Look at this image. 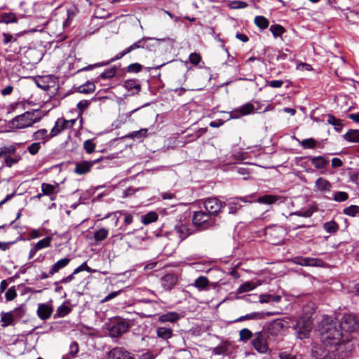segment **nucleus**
Returning a JSON list of instances; mask_svg holds the SVG:
<instances>
[{
    "label": "nucleus",
    "instance_id": "obj_1",
    "mask_svg": "<svg viewBox=\"0 0 359 359\" xmlns=\"http://www.w3.org/2000/svg\"><path fill=\"white\" fill-rule=\"evenodd\" d=\"M320 339L325 346H333L341 342L342 333L337 325L329 319L322 320L319 327Z\"/></svg>",
    "mask_w": 359,
    "mask_h": 359
},
{
    "label": "nucleus",
    "instance_id": "obj_2",
    "mask_svg": "<svg viewBox=\"0 0 359 359\" xmlns=\"http://www.w3.org/2000/svg\"><path fill=\"white\" fill-rule=\"evenodd\" d=\"M40 120L41 116L38 115L37 111H30L13 118L11 121V125L13 128L23 129L32 126Z\"/></svg>",
    "mask_w": 359,
    "mask_h": 359
},
{
    "label": "nucleus",
    "instance_id": "obj_3",
    "mask_svg": "<svg viewBox=\"0 0 359 359\" xmlns=\"http://www.w3.org/2000/svg\"><path fill=\"white\" fill-rule=\"evenodd\" d=\"M192 222L201 229H208L216 225V219L205 210H199L194 213Z\"/></svg>",
    "mask_w": 359,
    "mask_h": 359
},
{
    "label": "nucleus",
    "instance_id": "obj_4",
    "mask_svg": "<svg viewBox=\"0 0 359 359\" xmlns=\"http://www.w3.org/2000/svg\"><path fill=\"white\" fill-rule=\"evenodd\" d=\"M293 328L296 331L297 337L299 339H307L313 329V321L309 317H302L299 318Z\"/></svg>",
    "mask_w": 359,
    "mask_h": 359
},
{
    "label": "nucleus",
    "instance_id": "obj_5",
    "mask_svg": "<svg viewBox=\"0 0 359 359\" xmlns=\"http://www.w3.org/2000/svg\"><path fill=\"white\" fill-rule=\"evenodd\" d=\"M226 205L225 203L222 202L217 198H208L203 201V207L205 210L210 215L215 217Z\"/></svg>",
    "mask_w": 359,
    "mask_h": 359
},
{
    "label": "nucleus",
    "instance_id": "obj_6",
    "mask_svg": "<svg viewBox=\"0 0 359 359\" xmlns=\"http://www.w3.org/2000/svg\"><path fill=\"white\" fill-rule=\"evenodd\" d=\"M288 322L282 319L273 320L268 327L267 337H278L288 327Z\"/></svg>",
    "mask_w": 359,
    "mask_h": 359
},
{
    "label": "nucleus",
    "instance_id": "obj_7",
    "mask_svg": "<svg viewBox=\"0 0 359 359\" xmlns=\"http://www.w3.org/2000/svg\"><path fill=\"white\" fill-rule=\"evenodd\" d=\"M252 344L255 350L260 353H264L269 349L266 336L261 332H257L254 334Z\"/></svg>",
    "mask_w": 359,
    "mask_h": 359
},
{
    "label": "nucleus",
    "instance_id": "obj_8",
    "mask_svg": "<svg viewBox=\"0 0 359 359\" xmlns=\"http://www.w3.org/2000/svg\"><path fill=\"white\" fill-rule=\"evenodd\" d=\"M358 327V323L355 316L351 314H346L343 316L340 330L346 332H353Z\"/></svg>",
    "mask_w": 359,
    "mask_h": 359
},
{
    "label": "nucleus",
    "instance_id": "obj_9",
    "mask_svg": "<svg viewBox=\"0 0 359 359\" xmlns=\"http://www.w3.org/2000/svg\"><path fill=\"white\" fill-rule=\"evenodd\" d=\"M296 264L306 266L324 267L325 263L320 259L312 257H296L293 259Z\"/></svg>",
    "mask_w": 359,
    "mask_h": 359
},
{
    "label": "nucleus",
    "instance_id": "obj_10",
    "mask_svg": "<svg viewBox=\"0 0 359 359\" xmlns=\"http://www.w3.org/2000/svg\"><path fill=\"white\" fill-rule=\"evenodd\" d=\"M330 346L323 345H316L312 348L313 359H330Z\"/></svg>",
    "mask_w": 359,
    "mask_h": 359
},
{
    "label": "nucleus",
    "instance_id": "obj_11",
    "mask_svg": "<svg viewBox=\"0 0 359 359\" xmlns=\"http://www.w3.org/2000/svg\"><path fill=\"white\" fill-rule=\"evenodd\" d=\"M103 159V158H100L93 161L76 163L74 168V172L79 175H85L90 171L91 168L95 163L102 161Z\"/></svg>",
    "mask_w": 359,
    "mask_h": 359
},
{
    "label": "nucleus",
    "instance_id": "obj_12",
    "mask_svg": "<svg viewBox=\"0 0 359 359\" xmlns=\"http://www.w3.org/2000/svg\"><path fill=\"white\" fill-rule=\"evenodd\" d=\"M266 234L273 244H278L284 239L285 230L281 226H273L267 230Z\"/></svg>",
    "mask_w": 359,
    "mask_h": 359
},
{
    "label": "nucleus",
    "instance_id": "obj_13",
    "mask_svg": "<svg viewBox=\"0 0 359 359\" xmlns=\"http://www.w3.org/2000/svg\"><path fill=\"white\" fill-rule=\"evenodd\" d=\"M129 328V324L125 320H118L109 328V334L112 337H118Z\"/></svg>",
    "mask_w": 359,
    "mask_h": 359
},
{
    "label": "nucleus",
    "instance_id": "obj_14",
    "mask_svg": "<svg viewBox=\"0 0 359 359\" xmlns=\"http://www.w3.org/2000/svg\"><path fill=\"white\" fill-rule=\"evenodd\" d=\"M108 359H134L131 353L123 347H115L107 353Z\"/></svg>",
    "mask_w": 359,
    "mask_h": 359
},
{
    "label": "nucleus",
    "instance_id": "obj_15",
    "mask_svg": "<svg viewBox=\"0 0 359 359\" xmlns=\"http://www.w3.org/2000/svg\"><path fill=\"white\" fill-rule=\"evenodd\" d=\"M177 282L178 277L175 273H167L161 278V286L165 290H171Z\"/></svg>",
    "mask_w": 359,
    "mask_h": 359
},
{
    "label": "nucleus",
    "instance_id": "obj_16",
    "mask_svg": "<svg viewBox=\"0 0 359 359\" xmlns=\"http://www.w3.org/2000/svg\"><path fill=\"white\" fill-rule=\"evenodd\" d=\"M217 283H210L205 276H199L193 284L198 291H208L210 287H215Z\"/></svg>",
    "mask_w": 359,
    "mask_h": 359
},
{
    "label": "nucleus",
    "instance_id": "obj_17",
    "mask_svg": "<svg viewBox=\"0 0 359 359\" xmlns=\"http://www.w3.org/2000/svg\"><path fill=\"white\" fill-rule=\"evenodd\" d=\"M53 312V306L50 304L41 303L38 306L37 315L41 320L48 319Z\"/></svg>",
    "mask_w": 359,
    "mask_h": 359
},
{
    "label": "nucleus",
    "instance_id": "obj_18",
    "mask_svg": "<svg viewBox=\"0 0 359 359\" xmlns=\"http://www.w3.org/2000/svg\"><path fill=\"white\" fill-rule=\"evenodd\" d=\"M255 109V107L252 103H246L243 106L240 107L238 109L235 110L232 113L233 114L231 115V118H238L241 116L248 115L253 112Z\"/></svg>",
    "mask_w": 359,
    "mask_h": 359
},
{
    "label": "nucleus",
    "instance_id": "obj_19",
    "mask_svg": "<svg viewBox=\"0 0 359 359\" xmlns=\"http://www.w3.org/2000/svg\"><path fill=\"white\" fill-rule=\"evenodd\" d=\"M330 346V359H344L346 356V353L344 352V345L341 344Z\"/></svg>",
    "mask_w": 359,
    "mask_h": 359
},
{
    "label": "nucleus",
    "instance_id": "obj_20",
    "mask_svg": "<svg viewBox=\"0 0 359 359\" xmlns=\"http://www.w3.org/2000/svg\"><path fill=\"white\" fill-rule=\"evenodd\" d=\"M58 186L59 184L57 183H55V184H50L45 182L42 183V194H43L44 196H50L52 201L54 200L55 195H56L58 191Z\"/></svg>",
    "mask_w": 359,
    "mask_h": 359
},
{
    "label": "nucleus",
    "instance_id": "obj_21",
    "mask_svg": "<svg viewBox=\"0 0 359 359\" xmlns=\"http://www.w3.org/2000/svg\"><path fill=\"white\" fill-rule=\"evenodd\" d=\"M67 121L66 119L58 118L55 123L54 127L50 130V137H54L60 134L64 130L68 128Z\"/></svg>",
    "mask_w": 359,
    "mask_h": 359
},
{
    "label": "nucleus",
    "instance_id": "obj_22",
    "mask_svg": "<svg viewBox=\"0 0 359 359\" xmlns=\"http://www.w3.org/2000/svg\"><path fill=\"white\" fill-rule=\"evenodd\" d=\"M175 231L178 235L181 241L192 233V229L190 228L189 224H187L177 225L175 228Z\"/></svg>",
    "mask_w": 359,
    "mask_h": 359
},
{
    "label": "nucleus",
    "instance_id": "obj_23",
    "mask_svg": "<svg viewBox=\"0 0 359 359\" xmlns=\"http://www.w3.org/2000/svg\"><path fill=\"white\" fill-rule=\"evenodd\" d=\"M124 87L131 95H137L141 90V85L137 79H128L124 82Z\"/></svg>",
    "mask_w": 359,
    "mask_h": 359
},
{
    "label": "nucleus",
    "instance_id": "obj_24",
    "mask_svg": "<svg viewBox=\"0 0 359 359\" xmlns=\"http://www.w3.org/2000/svg\"><path fill=\"white\" fill-rule=\"evenodd\" d=\"M18 311V309L14 311L10 312H1V326L4 327H8L9 325H12L14 323L15 320V313Z\"/></svg>",
    "mask_w": 359,
    "mask_h": 359
},
{
    "label": "nucleus",
    "instance_id": "obj_25",
    "mask_svg": "<svg viewBox=\"0 0 359 359\" xmlns=\"http://www.w3.org/2000/svg\"><path fill=\"white\" fill-rule=\"evenodd\" d=\"M316 188L322 193L329 192L331 190V183L323 177H319L315 182Z\"/></svg>",
    "mask_w": 359,
    "mask_h": 359
},
{
    "label": "nucleus",
    "instance_id": "obj_26",
    "mask_svg": "<svg viewBox=\"0 0 359 359\" xmlns=\"http://www.w3.org/2000/svg\"><path fill=\"white\" fill-rule=\"evenodd\" d=\"M71 259L68 257H65L58 260L55 262L50 269V274L54 275L57 273L60 269L66 267L70 262Z\"/></svg>",
    "mask_w": 359,
    "mask_h": 359
},
{
    "label": "nucleus",
    "instance_id": "obj_27",
    "mask_svg": "<svg viewBox=\"0 0 359 359\" xmlns=\"http://www.w3.org/2000/svg\"><path fill=\"white\" fill-rule=\"evenodd\" d=\"M180 318V316L177 312H168L165 314H162L158 317V321L161 323H175Z\"/></svg>",
    "mask_w": 359,
    "mask_h": 359
},
{
    "label": "nucleus",
    "instance_id": "obj_28",
    "mask_svg": "<svg viewBox=\"0 0 359 359\" xmlns=\"http://www.w3.org/2000/svg\"><path fill=\"white\" fill-rule=\"evenodd\" d=\"M33 138L35 140H42L43 143H46L53 137H50V133H48L46 129H40L34 133Z\"/></svg>",
    "mask_w": 359,
    "mask_h": 359
},
{
    "label": "nucleus",
    "instance_id": "obj_29",
    "mask_svg": "<svg viewBox=\"0 0 359 359\" xmlns=\"http://www.w3.org/2000/svg\"><path fill=\"white\" fill-rule=\"evenodd\" d=\"M327 122L329 124L333 126L334 130L338 133H340L344 128L342 121L341 119L337 118L334 116L332 114L327 115Z\"/></svg>",
    "mask_w": 359,
    "mask_h": 359
},
{
    "label": "nucleus",
    "instance_id": "obj_30",
    "mask_svg": "<svg viewBox=\"0 0 359 359\" xmlns=\"http://www.w3.org/2000/svg\"><path fill=\"white\" fill-rule=\"evenodd\" d=\"M344 140L350 142H359V130H349L343 135Z\"/></svg>",
    "mask_w": 359,
    "mask_h": 359
},
{
    "label": "nucleus",
    "instance_id": "obj_31",
    "mask_svg": "<svg viewBox=\"0 0 359 359\" xmlns=\"http://www.w3.org/2000/svg\"><path fill=\"white\" fill-rule=\"evenodd\" d=\"M258 284L255 283L253 281H247L243 285H241L237 290L236 294H242L251 290H253L257 287Z\"/></svg>",
    "mask_w": 359,
    "mask_h": 359
},
{
    "label": "nucleus",
    "instance_id": "obj_32",
    "mask_svg": "<svg viewBox=\"0 0 359 359\" xmlns=\"http://www.w3.org/2000/svg\"><path fill=\"white\" fill-rule=\"evenodd\" d=\"M158 215L155 212H149L146 215H144L141 217V222L144 225H148L151 223L155 222L158 220Z\"/></svg>",
    "mask_w": 359,
    "mask_h": 359
},
{
    "label": "nucleus",
    "instance_id": "obj_33",
    "mask_svg": "<svg viewBox=\"0 0 359 359\" xmlns=\"http://www.w3.org/2000/svg\"><path fill=\"white\" fill-rule=\"evenodd\" d=\"M156 334L159 338L168 339L172 337V330L168 327H160L156 330Z\"/></svg>",
    "mask_w": 359,
    "mask_h": 359
},
{
    "label": "nucleus",
    "instance_id": "obj_34",
    "mask_svg": "<svg viewBox=\"0 0 359 359\" xmlns=\"http://www.w3.org/2000/svg\"><path fill=\"white\" fill-rule=\"evenodd\" d=\"M127 54H128V52L126 51V49H124L123 51H121L119 53H118L114 57L111 58L109 61H108L107 62L100 63V64H95V65H89L88 67L86 68V69H92L93 67H100V66L107 65L109 64L111 62H114L116 60H118L122 58L123 57H124Z\"/></svg>",
    "mask_w": 359,
    "mask_h": 359
},
{
    "label": "nucleus",
    "instance_id": "obj_35",
    "mask_svg": "<svg viewBox=\"0 0 359 359\" xmlns=\"http://www.w3.org/2000/svg\"><path fill=\"white\" fill-rule=\"evenodd\" d=\"M18 19L13 13H4L1 15L0 22L8 24L17 22Z\"/></svg>",
    "mask_w": 359,
    "mask_h": 359
},
{
    "label": "nucleus",
    "instance_id": "obj_36",
    "mask_svg": "<svg viewBox=\"0 0 359 359\" xmlns=\"http://www.w3.org/2000/svg\"><path fill=\"white\" fill-rule=\"evenodd\" d=\"M72 311V309L67 305L62 304L60 305L56 311V313L55 314V318H63L67 316Z\"/></svg>",
    "mask_w": 359,
    "mask_h": 359
},
{
    "label": "nucleus",
    "instance_id": "obj_37",
    "mask_svg": "<svg viewBox=\"0 0 359 359\" xmlns=\"http://www.w3.org/2000/svg\"><path fill=\"white\" fill-rule=\"evenodd\" d=\"M147 42V39L142 38L140 40L137 41V42L133 43L129 47L126 48V50L128 52V53H130L133 50H135L138 48H144L145 47Z\"/></svg>",
    "mask_w": 359,
    "mask_h": 359
},
{
    "label": "nucleus",
    "instance_id": "obj_38",
    "mask_svg": "<svg viewBox=\"0 0 359 359\" xmlns=\"http://www.w3.org/2000/svg\"><path fill=\"white\" fill-rule=\"evenodd\" d=\"M95 86L93 83H87L78 87L77 92L88 94L95 90Z\"/></svg>",
    "mask_w": 359,
    "mask_h": 359
},
{
    "label": "nucleus",
    "instance_id": "obj_39",
    "mask_svg": "<svg viewBox=\"0 0 359 359\" xmlns=\"http://www.w3.org/2000/svg\"><path fill=\"white\" fill-rule=\"evenodd\" d=\"M255 24L260 29H264L268 27L269 22L265 17L259 15L255 17Z\"/></svg>",
    "mask_w": 359,
    "mask_h": 359
},
{
    "label": "nucleus",
    "instance_id": "obj_40",
    "mask_svg": "<svg viewBox=\"0 0 359 359\" xmlns=\"http://www.w3.org/2000/svg\"><path fill=\"white\" fill-rule=\"evenodd\" d=\"M315 212L314 208H309L307 210H300L296 212H292L290 214V216L297 215L303 217H310Z\"/></svg>",
    "mask_w": 359,
    "mask_h": 359
},
{
    "label": "nucleus",
    "instance_id": "obj_41",
    "mask_svg": "<svg viewBox=\"0 0 359 359\" xmlns=\"http://www.w3.org/2000/svg\"><path fill=\"white\" fill-rule=\"evenodd\" d=\"M108 233L107 229L101 228L95 232L93 238L96 241H102L107 237Z\"/></svg>",
    "mask_w": 359,
    "mask_h": 359
},
{
    "label": "nucleus",
    "instance_id": "obj_42",
    "mask_svg": "<svg viewBox=\"0 0 359 359\" xmlns=\"http://www.w3.org/2000/svg\"><path fill=\"white\" fill-rule=\"evenodd\" d=\"M52 241V237L47 236L39 241H38L34 245L39 250L46 248L50 245Z\"/></svg>",
    "mask_w": 359,
    "mask_h": 359
},
{
    "label": "nucleus",
    "instance_id": "obj_43",
    "mask_svg": "<svg viewBox=\"0 0 359 359\" xmlns=\"http://www.w3.org/2000/svg\"><path fill=\"white\" fill-rule=\"evenodd\" d=\"M301 146L305 149H314L316 147L317 142L313 138H308L299 141Z\"/></svg>",
    "mask_w": 359,
    "mask_h": 359
},
{
    "label": "nucleus",
    "instance_id": "obj_44",
    "mask_svg": "<svg viewBox=\"0 0 359 359\" xmlns=\"http://www.w3.org/2000/svg\"><path fill=\"white\" fill-rule=\"evenodd\" d=\"M278 197L273 195H264L262 197H259L257 199V201L260 203H264V204H273L276 201H277Z\"/></svg>",
    "mask_w": 359,
    "mask_h": 359
},
{
    "label": "nucleus",
    "instance_id": "obj_45",
    "mask_svg": "<svg viewBox=\"0 0 359 359\" xmlns=\"http://www.w3.org/2000/svg\"><path fill=\"white\" fill-rule=\"evenodd\" d=\"M148 130L147 128H142L140 130L133 131L130 133V134L126 135V137L127 138H140L146 137L147 135Z\"/></svg>",
    "mask_w": 359,
    "mask_h": 359
},
{
    "label": "nucleus",
    "instance_id": "obj_46",
    "mask_svg": "<svg viewBox=\"0 0 359 359\" xmlns=\"http://www.w3.org/2000/svg\"><path fill=\"white\" fill-rule=\"evenodd\" d=\"M312 164L314 165L315 168L318 169H321L325 168L327 161L326 160L322 157V156H317L314 157L311 160Z\"/></svg>",
    "mask_w": 359,
    "mask_h": 359
},
{
    "label": "nucleus",
    "instance_id": "obj_47",
    "mask_svg": "<svg viewBox=\"0 0 359 359\" xmlns=\"http://www.w3.org/2000/svg\"><path fill=\"white\" fill-rule=\"evenodd\" d=\"M270 31L274 37L280 36L285 31V28L280 25H273L270 27Z\"/></svg>",
    "mask_w": 359,
    "mask_h": 359
},
{
    "label": "nucleus",
    "instance_id": "obj_48",
    "mask_svg": "<svg viewBox=\"0 0 359 359\" xmlns=\"http://www.w3.org/2000/svg\"><path fill=\"white\" fill-rule=\"evenodd\" d=\"M228 343H222L212 350V353L215 355H222L225 353L228 350Z\"/></svg>",
    "mask_w": 359,
    "mask_h": 359
},
{
    "label": "nucleus",
    "instance_id": "obj_49",
    "mask_svg": "<svg viewBox=\"0 0 359 359\" xmlns=\"http://www.w3.org/2000/svg\"><path fill=\"white\" fill-rule=\"evenodd\" d=\"M343 212L346 215L355 217L359 212V206L355 205H351L344 208Z\"/></svg>",
    "mask_w": 359,
    "mask_h": 359
},
{
    "label": "nucleus",
    "instance_id": "obj_50",
    "mask_svg": "<svg viewBox=\"0 0 359 359\" xmlns=\"http://www.w3.org/2000/svg\"><path fill=\"white\" fill-rule=\"evenodd\" d=\"M339 226L334 221L327 222L324 224V229L328 233H335L338 230Z\"/></svg>",
    "mask_w": 359,
    "mask_h": 359
},
{
    "label": "nucleus",
    "instance_id": "obj_51",
    "mask_svg": "<svg viewBox=\"0 0 359 359\" xmlns=\"http://www.w3.org/2000/svg\"><path fill=\"white\" fill-rule=\"evenodd\" d=\"M272 313L253 312L248 314L249 320L263 319L266 316H271Z\"/></svg>",
    "mask_w": 359,
    "mask_h": 359
},
{
    "label": "nucleus",
    "instance_id": "obj_52",
    "mask_svg": "<svg viewBox=\"0 0 359 359\" xmlns=\"http://www.w3.org/2000/svg\"><path fill=\"white\" fill-rule=\"evenodd\" d=\"M83 148L88 154H92L95 151V144L93 140H87L83 142Z\"/></svg>",
    "mask_w": 359,
    "mask_h": 359
},
{
    "label": "nucleus",
    "instance_id": "obj_53",
    "mask_svg": "<svg viewBox=\"0 0 359 359\" xmlns=\"http://www.w3.org/2000/svg\"><path fill=\"white\" fill-rule=\"evenodd\" d=\"M348 198V195L344 191H337L334 194L333 199L337 202H343Z\"/></svg>",
    "mask_w": 359,
    "mask_h": 359
},
{
    "label": "nucleus",
    "instance_id": "obj_54",
    "mask_svg": "<svg viewBox=\"0 0 359 359\" xmlns=\"http://www.w3.org/2000/svg\"><path fill=\"white\" fill-rule=\"evenodd\" d=\"M83 271H86L88 272L93 273L95 272L96 270L92 269L90 268L86 262L82 263L80 266H79L76 269L73 271V274H77Z\"/></svg>",
    "mask_w": 359,
    "mask_h": 359
},
{
    "label": "nucleus",
    "instance_id": "obj_55",
    "mask_svg": "<svg viewBox=\"0 0 359 359\" xmlns=\"http://www.w3.org/2000/svg\"><path fill=\"white\" fill-rule=\"evenodd\" d=\"M116 67H112L108 69H106L104 72H103L101 74V77L103 79H111L116 74Z\"/></svg>",
    "mask_w": 359,
    "mask_h": 359
},
{
    "label": "nucleus",
    "instance_id": "obj_56",
    "mask_svg": "<svg viewBox=\"0 0 359 359\" xmlns=\"http://www.w3.org/2000/svg\"><path fill=\"white\" fill-rule=\"evenodd\" d=\"M16 148L13 146H4L0 148V157L3 155L13 154L15 152Z\"/></svg>",
    "mask_w": 359,
    "mask_h": 359
},
{
    "label": "nucleus",
    "instance_id": "obj_57",
    "mask_svg": "<svg viewBox=\"0 0 359 359\" xmlns=\"http://www.w3.org/2000/svg\"><path fill=\"white\" fill-rule=\"evenodd\" d=\"M248 6V4L241 1H232L229 4V7L232 9L244 8Z\"/></svg>",
    "mask_w": 359,
    "mask_h": 359
},
{
    "label": "nucleus",
    "instance_id": "obj_58",
    "mask_svg": "<svg viewBox=\"0 0 359 359\" xmlns=\"http://www.w3.org/2000/svg\"><path fill=\"white\" fill-rule=\"evenodd\" d=\"M89 104H90V102L86 100H81L77 104V108L79 110V116H81L82 115V113L83 112L84 110H86L88 107Z\"/></svg>",
    "mask_w": 359,
    "mask_h": 359
},
{
    "label": "nucleus",
    "instance_id": "obj_59",
    "mask_svg": "<svg viewBox=\"0 0 359 359\" xmlns=\"http://www.w3.org/2000/svg\"><path fill=\"white\" fill-rule=\"evenodd\" d=\"M142 69V66L139 63H133L128 66V72L138 73Z\"/></svg>",
    "mask_w": 359,
    "mask_h": 359
},
{
    "label": "nucleus",
    "instance_id": "obj_60",
    "mask_svg": "<svg viewBox=\"0 0 359 359\" xmlns=\"http://www.w3.org/2000/svg\"><path fill=\"white\" fill-rule=\"evenodd\" d=\"M189 60L192 65H197L201 61V56L198 53H192L189 55Z\"/></svg>",
    "mask_w": 359,
    "mask_h": 359
},
{
    "label": "nucleus",
    "instance_id": "obj_61",
    "mask_svg": "<svg viewBox=\"0 0 359 359\" xmlns=\"http://www.w3.org/2000/svg\"><path fill=\"white\" fill-rule=\"evenodd\" d=\"M239 335L241 340L244 341L250 339L252 337V333L250 330L244 328L240 331Z\"/></svg>",
    "mask_w": 359,
    "mask_h": 359
},
{
    "label": "nucleus",
    "instance_id": "obj_62",
    "mask_svg": "<svg viewBox=\"0 0 359 359\" xmlns=\"http://www.w3.org/2000/svg\"><path fill=\"white\" fill-rule=\"evenodd\" d=\"M41 144L39 142H34L28 147L27 150L32 155H35L39 152Z\"/></svg>",
    "mask_w": 359,
    "mask_h": 359
},
{
    "label": "nucleus",
    "instance_id": "obj_63",
    "mask_svg": "<svg viewBox=\"0 0 359 359\" xmlns=\"http://www.w3.org/2000/svg\"><path fill=\"white\" fill-rule=\"evenodd\" d=\"M17 296V292L14 287H10L6 292L5 297L7 301L13 300Z\"/></svg>",
    "mask_w": 359,
    "mask_h": 359
},
{
    "label": "nucleus",
    "instance_id": "obj_64",
    "mask_svg": "<svg viewBox=\"0 0 359 359\" xmlns=\"http://www.w3.org/2000/svg\"><path fill=\"white\" fill-rule=\"evenodd\" d=\"M79 352V345L77 342L73 341L71 343L69 346V354L72 357H74Z\"/></svg>",
    "mask_w": 359,
    "mask_h": 359
}]
</instances>
